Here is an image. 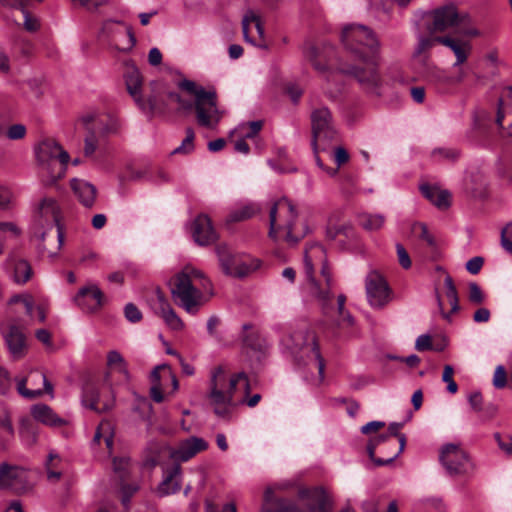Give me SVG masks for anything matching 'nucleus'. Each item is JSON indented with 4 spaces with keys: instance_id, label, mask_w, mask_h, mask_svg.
<instances>
[{
    "instance_id": "obj_13",
    "label": "nucleus",
    "mask_w": 512,
    "mask_h": 512,
    "mask_svg": "<svg viewBox=\"0 0 512 512\" xmlns=\"http://www.w3.org/2000/svg\"><path fill=\"white\" fill-rule=\"evenodd\" d=\"M440 462L450 476L467 475L474 470V465L466 452L455 444H446L442 447Z\"/></svg>"
},
{
    "instance_id": "obj_6",
    "label": "nucleus",
    "mask_w": 512,
    "mask_h": 512,
    "mask_svg": "<svg viewBox=\"0 0 512 512\" xmlns=\"http://www.w3.org/2000/svg\"><path fill=\"white\" fill-rule=\"evenodd\" d=\"M269 222V236L274 240L282 238L290 244H296L309 232L307 224L297 220L295 207L286 198L272 205Z\"/></svg>"
},
{
    "instance_id": "obj_54",
    "label": "nucleus",
    "mask_w": 512,
    "mask_h": 512,
    "mask_svg": "<svg viewBox=\"0 0 512 512\" xmlns=\"http://www.w3.org/2000/svg\"><path fill=\"white\" fill-rule=\"evenodd\" d=\"M6 135L10 140L22 139L26 135V127L22 124H14L8 128Z\"/></svg>"
},
{
    "instance_id": "obj_14",
    "label": "nucleus",
    "mask_w": 512,
    "mask_h": 512,
    "mask_svg": "<svg viewBox=\"0 0 512 512\" xmlns=\"http://www.w3.org/2000/svg\"><path fill=\"white\" fill-rule=\"evenodd\" d=\"M366 296L373 308H382L390 301V289L384 277L375 270L368 273L365 280Z\"/></svg>"
},
{
    "instance_id": "obj_22",
    "label": "nucleus",
    "mask_w": 512,
    "mask_h": 512,
    "mask_svg": "<svg viewBox=\"0 0 512 512\" xmlns=\"http://www.w3.org/2000/svg\"><path fill=\"white\" fill-rule=\"evenodd\" d=\"M153 309L155 314L161 317L171 330L182 331L185 328L183 320L178 316L162 293H157Z\"/></svg>"
},
{
    "instance_id": "obj_53",
    "label": "nucleus",
    "mask_w": 512,
    "mask_h": 512,
    "mask_svg": "<svg viewBox=\"0 0 512 512\" xmlns=\"http://www.w3.org/2000/svg\"><path fill=\"white\" fill-rule=\"evenodd\" d=\"M13 201V193L8 187L0 185V209H9Z\"/></svg>"
},
{
    "instance_id": "obj_3",
    "label": "nucleus",
    "mask_w": 512,
    "mask_h": 512,
    "mask_svg": "<svg viewBox=\"0 0 512 512\" xmlns=\"http://www.w3.org/2000/svg\"><path fill=\"white\" fill-rule=\"evenodd\" d=\"M171 294L176 304L187 313L195 315L213 296V285L204 273L185 266L170 280Z\"/></svg>"
},
{
    "instance_id": "obj_31",
    "label": "nucleus",
    "mask_w": 512,
    "mask_h": 512,
    "mask_svg": "<svg viewBox=\"0 0 512 512\" xmlns=\"http://www.w3.org/2000/svg\"><path fill=\"white\" fill-rule=\"evenodd\" d=\"M31 414L36 421L47 426L57 427L64 423V420L45 404L34 405Z\"/></svg>"
},
{
    "instance_id": "obj_63",
    "label": "nucleus",
    "mask_w": 512,
    "mask_h": 512,
    "mask_svg": "<svg viewBox=\"0 0 512 512\" xmlns=\"http://www.w3.org/2000/svg\"><path fill=\"white\" fill-rule=\"evenodd\" d=\"M469 404L472 409L479 412L482 410V395L479 392H473L468 397Z\"/></svg>"
},
{
    "instance_id": "obj_50",
    "label": "nucleus",
    "mask_w": 512,
    "mask_h": 512,
    "mask_svg": "<svg viewBox=\"0 0 512 512\" xmlns=\"http://www.w3.org/2000/svg\"><path fill=\"white\" fill-rule=\"evenodd\" d=\"M23 13L24 17V28L28 32H36L40 28V24L37 18L31 16V14L26 10L25 6L19 7Z\"/></svg>"
},
{
    "instance_id": "obj_57",
    "label": "nucleus",
    "mask_w": 512,
    "mask_h": 512,
    "mask_svg": "<svg viewBox=\"0 0 512 512\" xmlns=\"http://www.w3.org/2000/svg\"><path fill=\"white\" fill-rule=\"evenodd\" d=\"M483 264L484 259L480 256H475L467 261L465 267L470 274L476 275L480 272Z\"/></svg>"
},
{
    "instance_id": "obj_24",
    "label": "nucleus",
    "mask_w": 512,
    "mask_h": 512,
    "mask_svg": "<svg viewBox=\"0 0 512 512\" xmlns=\"http://www.w3.org/2000/svg\"><path fill=\"white\" fill-rule=\"evenodd\" d=\"M191 233L194 241L200 246L210 245L217 240V233L207 215H199L194 220Z\"/></svg>"
},
{
    "instance_id": "obj_16",
    "label": "nucleus",
    "mask_w": 512,
    "mask_h": 512,
    "mask_svg": "<svg viewBox=\"0 0 512 512\" xmlns=\"http://www.w3.org/2000/svg\"><path fill=\"white\" fill-rule=\"evenodd\" d=\"M82 404L98 413L110 410L114 405V396L110 387H105L103 391L93 383H86L82 391Z\"/></svg>"
},
{
    "instance_id": "obj_48",
    "label": "nucleus",
    "mask_w": 512,
    "mask_h": 512,
    "mask_svg": "<svg viewBox=\"0 0 512 512\" xmlns=\"http://www.w3.org/2000/svg\"><path fill=\"white\" fill-rule=\"evenodd\" d=\"M454 369L451 365H445L442 374V381L447 383V391L455 394L458 390L457 383L453 380Z\"/></svg>"
},
{
    "instance_id": "obj_58",
    "label": "nucleus",
    "mask_w": 512,
    "mask_h": 512,
    "mask_svg": "<svg viewBox=\"0 0 512 512\" xmlns=\"http://www.w3.org/2000/svg\"><path fill=\"white\" fill-rule=\"evenodd\" d=\"M95 134L96 132L90 131L89 135H87L85 138L84 153L86 156H91L96 151L97 138Z\"/></svg>"
},
{
    "instance_id": "obj_33",
    "label": "nucleus",
    "mask_w": 512,
    "mask_h": 512,
    "mask_svg": "<svg viewBox=\"0 0 512 512\" xmlns=\"http://www.w3.org/2000/svg\"><path fill=\"white\" fill-rule=\"evenodd\" d=\"M420 72L429 82L442 87H450V74L446 70L426 62Z\"/></svg>"
},
{
    "instance_id": "obj_39",
    "label": "nucleus",
    "mask_w": 512,
    "mask_h": 512,
    "mask_svg": "<svg viewBox=\"0 0 512 512\" xmlns=\"http://www.w3.org/2000/svg\"><path fill=\"white\" fill-rule=\"evenodd\" d=\"M259 211L258 205L255 203H245L242 204L239 208L233 210L229 216L228 221L237 222L249 219L253 215H255Z\"/></svg>"
},
{
    "instance_id": "obj_62",
    "label": "nucleus",
    "mask_w": 512,
    "mask_h": 512,
    "mask_svg": "<svg viewBox=\"0 0 512 512\" xmlns=\"http://www.w3.org/2000/svg\"><path fill=\"white\" fill-rule=\"evenodd\" d=\"M509 237H511V229H509L508 224L501 231V245L506 251L512 254V241Z\"/></svg>"
},
{
    "instance_id": "obj_19",
    "label": "nucleus",
    "mask_w": 512,
    "mask_h": 512,
    "mask_svg": "<svg viewBox=\"0 0 512 512\" xmlns=\"http://www.w3.org/2000/svg\"><path fill=\"white\" fill-rule=\"evenodd\" d=\"M74 302L82 310L94 312L102 307L104 295L97 285L89 284L78 291L74 297Z\"/></svg>"
},
{
    "instance_id": "obj_37",
    "label": "nucleus",
    "mask_w": 512,
    "mask_h": 512,
    "mask_svg": "<svg viewBox=\"0 0 512 512\" xmlns=\"http://www.w3.org/2000/svg\"><path fill=\"white\" fill-rule=\"evenodd\" d=\"M388 438H389L388 434H379V435H376L375 437L370 438L369 441H368L367 452H368L369 458L377 466H383V465H387V464H390V463L393 462V458H388V459L384 460V459L375 457V449H376V447L379 444L387 441Z\"/></svg>"
},
{
    "instance_id": "obj_45",
    "label": "nucleus",
    "mask_w": 512,
    "mask_h": 512,
    "mask_svg": "<svg viewBox=\"0 0 512 512\" xmlns=\"http://www.w3.org/2000/svg\"><path fill=\"white\" fill-rule=\"evenodd\" d=\"M304 56L313 65V67L317 71H319V72L326 71V65L321 64L318 61V58L324 57L323 52L320 51L316 46L310 45V46L306 47L304 50Z\"/></svg>"
},
{
    "instance_id": "obj_42",
    "label": "nucleus",
    "mask_w": 512,
    "mask_h": 512,
    "mask_svg": "<svg viewBox=\"0 0 512 512\" xmlns=\"http://www.w3.org/2000/svg\"><path fill=\"white\" fill-rule=\"evenodd\" d=\"M19 434L23 442L27 445H32L37 440V431L29 419L21 420Z\"/></svg>"
},
{
    "instance_id": "obj_25",
    "label": "nucleus",
    "mask_w": 512,
    "mask_h": 512,
    "mask_svg": "<svg viewBox=\"0 0 512 512\" xmlns=\"http://www.w3.org/2000/svg\"><path fill=\"white\" fill-rule=\"evenodd\" d=\"M2 333L12 357L21 358L26 350V337L23 331L16 324H10Z\"/></svg>"
},
{
    "instance_id": "obj_10",
    "label": "nucleus",
    "mask_w": 512,
    "mask_h": 512,
    "mask_svg": "<svg viewBox=\"0 0 512 512\" xmlns=\"http://www.w3.org/2000/svg\"><path fill=\"white\" fill-rule=\"evenodd\" d=\"M98 38L121 52L130 51L136 43L131 27L117 20L104 21L98 32Z\"/></svg>"
},
{
    "instance_id": "obj_12",
    "label": "nucleus",
    "mask_w": 512,
    "mask_h": 512,
    "mask_svg": "<svg viewBox=\"0 0 512 512\" xmlns=\"http://www.w3.org/2000/svg\"><path fill=\"white\" fill-rule=\"evenodd\" d=\"M195 111L197 123L208 129H215L222 118L214 91H199L198 99H195Z\"/></svg>"
},
{
    "instance_id": "obj_9",
    "label": "nucleus",
    "mask_w": 512,
    "mask_h": 512,
    "mask_svg": "<svg viewBox=\"0 0 512 512\" xmlns=\"http://www.w3.org/2000/svg\"><path fill=\"white\" fill-rule=\"evenodd\" d=\"M35 156L44 169H52L51 183L64 176L70 156L54 139L42 140L35 147Z\"/></svg>"
},
{
    "instance_id": "obj_41",
    "label": "nucleus",
    "mask_w": 512,
    "mask_h": 512,
    "mask_svg": "<svg viewBox=\"0 0 512 512\" xmlns=\"http://www.w3.org/2000/svg\"><path fill=\"white\" fill-rule=\"evenodd\" d=\"M262 127V121H251L240 124L235 129L234 133H236L238 137H241L243 139H252L260 132Z\"/></svg>"
},
{
    "instance_id": "obj_64",
    "label": "nucleus",
    "mask_w": 512,
    "mask_h": 512,
    "mask_svg": "<svg viewBox=\"0 0 512 512\" xmlns=\"http://www.w3.org/2000/svg\"><path fill=\"white\" fill-rule=\"evenodd\" d=\"M148 62L152 66H158V65L161 64V62H162V53H161V51L158 48L153 47V48H151L149 50Z\"/></svg>"
},
{
    "instance_id": "obj_44",
    "label": "nucleus",
    "mask_w": 512,
    "mask_h": 512,
    "mask_svg": "<svg viewBox=\"0 0 512 512\" xmlns=\"http://www.w3.org/2000/svg\"><path fill=\"white\" fill-rule=\"evenodd\" d=\"M61 462V458L57 453L51 452L48 455V459L46 461L45 467L47 472V478L51 482H56L60 479L62 473L57 471L59 464Z\"/></svg>"
},
{
    "instance_id": "obj_35",
    "label": "nucleus",
    "mask_w": 512,
    "mask_h": 512,
    "mask_svg": "<svg viewBox=\"0 0 512 512\" xmlns=\"http://www.w3.org/2000/svg\"><path fill=\"white\" fill-rule=\"evenodd\" d=\"M102 439L104 440L108 451L111 452L114 439V427L108 420L100 422L94 434L93 442L99 444Z\"/></svg>"
},
{
    "instance_id": "obj_15",
    "label": "nucleus",
    "mask_w": 512,
    "mask_h": 512,
    "mask_svg": "<svg viewBox=\"0 0 512 512\" xmlns=\"http://www.w3.org/2000/svg\"><path fill=\"white\" fill-rule=\"evenodd\" d=\"M216 254L226 275L242 278L257 268L256 265L248 264L242 257L234 255L226 245L217 246Z\"/></svg>"
},
{
    "instance_id": "obj_49",
    "label": "nucleus",
    "mask_w": 512,
    "mask_h": 512,
    "mask_svg": "<svg viewBox=\"0 0 512 512\" xmlns=\"http://www.w3.org/2000/svg\"><path fill=\"white\" fill-rule=\"evenodd\" d=\"M433 157L437 160L454 161L458 158V151L451 148H437L433 150Z\"/></svg>"
},
{
    "instance_id": "obj_20",
    "label": "nucleus",
    "mask_w": 512,
    "mask_h": 512,
    "mask_svg": "<svg viewBox=\"0 0 512 512\" xmlns=\"http://www.w3.org/2000/svg\"><path fill=\"white\" fill-rule=\"evenodd\" d=\"M125 83L129 94L134 98L139 107L143 110L148 109L149 111L156 110V103L154 100L149 99L148 105L142 101L141 98V87H142V76L140 71L134 66L131 65L127 68V71L124 75Z\"/></svg>"
},
{
    "instance_id": "obj_2",
    "label": "nucleus",
    "mask_w": 512,
    "mask_h": 512,
    "mask_svg": "<svg viewBox=\"0 0 512 512\" xmlns=\"http://www.w3.org/2000/svg\"><path fill=\"white\" fill-rule=\"evenodd\" d=\"M250 381L245 372L228 375L219 366L211 372L208 401L214 413L223 419H230L237 405L255 407L261 400L260 394L248 397Z\"/></svg>"
},
{
    "instance_id": "obj_56",
    "label": "nucleus",
    "mask_w": 512,
    "mask_h": 512,
    "mask_svg": "<svg viewBox=\"0 0 512 512\" xmlns=\"http://www.w3.org/2000/svg\"><path fill=\"white\" fill-rule=\"evenodd\" d=\"M507 382V374L502 365L496 367L493 377V384L496 388L505 387Z\"/></svg>"
},
{
    "instance_id": "obj_8",
    "label": "nucleus",
    "mask_w": 512,
    "mask_h": 512,
    "mask_svg": "<svg viewBox=\"0 0 512 512\" xmlns=\"http://www.w3.org/2000/svg\"><path fill=\"white\" fill-rule=\"evenodd\" d=\"M428 31L431 33L444 32L448 29L463 36H477L478 30L470 26V18L467 14L458 13L453 5H446L424 14Z\"/></svg>"
},
{
    "instance_id": "obj_36",
    "label": "nucleus",
    "mask_w": 512,
    "mask_h": 512,
    "mask_svg": "<svg viewBox=\"0 0 512 512\" xmlns=\"http://www.w3.org/2000/svg\"><path fill=\"white\" fill-rule=\"evenodd\" d=\"M107 365L111 370L110 372L118 373L123 380L129 379L127 363L118 351L113 350L108 353Z\"/></svg>"
},
{
    "instance_id": "obj_40",
    "label": "nucleus",
    "mask_w": 512,
    "mask_h": 512,
    "mask_svg": "<svg viewBox=\"0 0 512 512\" xmlns=\"http://www.w3.org/2000/svg\"><path fill=\"white\" fill-rule=\"evenodd\" d=\"M360 225L368 231H377L385 223V217L382 214L363 213L359 215Z\"/></svg>"
},
{
    "instance_id": "obj_43",
    "label": "nucleus",
    "mask_w": 512,
    "mask_h": 512,
    "mask_svg": "<svg viewBox=\"0 0 512 512\" xmlns=\"http://www.w3.org/2000/svg\"><path fill=\"white\" fill-rule=\"evenodd\" d=\"M432 34L433 33L430 32V35L427 36L422 34H419L417 36L418 42L414 51V57L421 56L422 54L426 53L431 48H433L436 43H439L440 37H434L432 36Z\"/></svg>"
},
{
    "instance_id": "obj_38",
    "label": "nucleus",
    "mask_w": 512,
    "mask_h": 512,
    "mask_svg": "<svg viewBox=\"0 0 512 512\" xmlns=\"http://www.w3.org/2000/svg\"><path fill=\"white\" fill-rule=\"evenodd\" d=\"M32 276V269L30 264L23 259H18L13 265V280L17 284L26 283Z\"/></svg>"
},
{
    "instance_id": "obj_59",
    "label": "nucleus",
    "mask_w": 512,
    "mask_h": 512,
    "mask_svg": "<svg viewBox=\"0 0 512 512\" xmlns=\"http://www.w3.org/2000/svg\"><path fill=\"white\" fill-rule=\"evenodd\" d=\"M178 86L180 89L185 90L188 93L194 95L195 99H198V94L200 90H205L203 87H198L195 82L187 79L180 81Z\"/></svg>"
},
{
    "instance_id": "obj_51",
    "label": "nucleus",
    "mask_w": 512,
    "mask_h": 512,
    "mask_svg": "<svg viewBox=\"0 0 512 512\" xmlns=\"http://www.w3.org/2000/svg\"><path fill=\"white\" fill-rule=\"evenodd\" d=\"M469 301L473 304H481L484 301V294L476 282L469 283Z\"/></svg>"
},
{
    "instance_id": "obj_26",
    "label": "nucleus",
    "mask_w": 512,
    "mask_h": 512,
    "mask_svg": "<svg viewBox=\"0 0 512 512\" xmlns=\"http://www.w3.org/2000/svg\"><path fill=\"white\" fill-rule=\"evenodd\" d=\"M444 285L446 288L445 296L450 303L451 311L450 312L445 311L443 300L437 291H436V300H437L438 310H439L441 316L443 317V319H445L448 322H451V320H452L451 315L453 313L458 312L460 309L458 292L454 285L453 279L450 275H447L445 277Z\"/></svg>"
},
{
    "instance_id": "obj_18",
    "label": "nucleus",
    "mask_w": 512,
    "mask_h": 512,
    "mask_svg": "<svg viewBox=\"0 0 512 512\" xmlns=\"http://www.w3.org/2000/svg\"><path fill=\"white\" fill-rule=\"evenodd\" d=\"M242 31L244 40L261 49H268L265 42V31L259 14L247 10L242 18Z\"/></svg>"
},
{
    "instance_id": "obj_23",
    "label": "nucleus",
    "mask_w": 512,
    "mask_h": 512,
    "mask_svg": "<svg viewBox=\"0 0 512 512\" xmlns=\"http://www.w3.org/2000/svg\"><path fill=\"white\" fill-rule=\"evenodd\" d=\"M27 381H30L33 385L42 383L44 386V391L48 394H52L53 392V386L52 384L47 380L44 373L41 371H31L28 375V379L22 378L17 381V391L18 393L27 398V399H35L43 394V390L37 388V389H27L26 384Z\"/></svg>"
},
{
    "instance_id": "obj_30",
    "label": "nucleus",
    "mask_w": 512,
    "mask_h": 512,
    "mask_svg": "<svg viewBox=\"0 0 512 512\" xmlns=\"http://www.w3.org/2000/svg\"><path fill=\"white\" fill-rule=\"evenodd\" d=\"M25 476V471L7 463L0 465V489L14 488Z\"/></svg>"
},
{
    "instance_id": "obj_27",
    "label": "nucleus",
    "mask_w": 512,
    "mask_h": 512,
    "mask_svg": "<svg viewBox=\"0 0 512 512\" xmlns=\"http://www.w3.org/2000/svg\"><path fill=\"white\" fill-rule=\"evenodd\" d=\"M439 43L448 47L455 55L456 61L453 68H457L464 64L472 52V45L467 40H461L451 36L440 37Z\"/></svg>"
},
{
    "instance_id": "obj_60",
    "label": "nucleus",
    "mask_w": 512,
    "mask_h": 512,
    "mask_svg": "<svg viewBox=\"0 0 512 512\" xmlns=\"http://www.w3.org/2000/svg\"><path fill=\"white\" fill-rule=\"evenodd\" d=\"M415 348L418 351H427L432 349L431 336L428 334L420 335L415 342Z\"/></svg>"
},
{
    "instance_id": "obj_11",
    "label": "nucleus",
    "mask_w": 512,
    "mask_h": 512,
    "mask_svg": "<svg viewBox=\"0 0 512 512\" xmlns=\"http://www.w3.org/2000/svg\"><path fill=\"white\" fill-rule=\"evenodd\" d=\"M312 147L317 153L326 150L337 137V130L330 111L326 107L315 109L311 114Z\"/></svg>"
},
{
    "instance_id": "obj_4",
    "label": "nucleus",
    "mask_w": 512,
    "mask_h": 512,
    "mask_svg": "<svg viewBox=\"0 0 512 512\" xmlns=\"http://www.w3.org/2000/svg\"><path fill=\"white\" fill-rule=\"evenodd\" d=\"M289 487L288 483L268 486L264 492L262 512H332L334 500L323 487L302 488L298 491L299 504L274 497L276 490Z\"/></svg>"
},
{
    "instance_id": "obj_46",
    "label": "nucleus",
    "mask_w": 512,
    "mask_h": 512,
    "mask_svg": "<svg viewBox=\"0 0 512 512\" xmlns=\"http://www.w3.org/2000/svg\"><path fill=\"white\" fill-rule=\"evenodd\" d=\"M98 122L99 124L96 132H99L101 134L116 133L120 128L119 121L116 118L110 116L100 117V120H98Z\"/></svg>"
},
{
    "instance_id": "obj_55",
    "label": "nucleus",
    "mask_w": 512,
    "mask_h": 512,
    "mask_svg": "<svg viewBox=\"0 0 512 512\" xmlns=\"http://www.w3.org/2000/svg\"><path fill=\"white\" fill-rule=\"evenodd\" d=\"M396 252H397L399 264L404 269H409L411 267L412 263H411L408 252L406 251V249L404 248V246L402 244H399V243L396 244Z\"/></svg>"
},
{
    "instance_id": "obj_61",
    "label": "nucleus",
    "mask_w": 512,
    "mask_h": 512,
    "mask_svg": "<svg viewBox=\"0 0 512 512\" xmlns=\"http://www.w3.org/2000/svg\"><path fill=\"white\" fill-rule=\"evenodd\" d=\"M98 120H100V117L95 114V113H87L85 115H83L81 118H80V121L88 128H89V125L92 124V128H91V131H94L96 132L97 130V127H98Z\"/></svg>"
},
{
    "instance_id": "obj_28",
    "label": "nucleus",
    "mask_w": 512,
    "mask_h": 512,
    "mask_svg": "<svg viewBox=\"0 0 512 512\" xmlns=\"http://www.w3.org/2000/svg\"><path fill=\"white\" fill-rule=\"evenodd\" d=\"M71 189L79 202L87 208H91L96 200V187L83 179L74 178L70 182Z\"/></svg>"
},
{
    "instance_id": "obj_21",
    "label": "nucleus",
    "mask_w": 512,
    "mask_h": 512,
    "mask_svg": "<svg viewBox=\"0 0 512 512\" xmlns=\"http://www.w3.org/2000/svg\"><path fill=\"white\" fill-rule=\"evenodd\" d=\"M207 448V441L193 436L181 441L178 447L170 452V457L177 462H186Z\"/></svg>"
},
{
    "instance_id": "obj_32",
    "label": "nucleus",
    "mask_w": 512,
    "mask_h": 512,
    "mask_svg": "<svg viewBox=\"0 0 512 512\" xmlns=\"http://www.w3.org/2000/svg\"><path fill=\"white\" fill-rule=\"evenodd\" d=\"M507 116L511 117V121L507 127V134L512 137V86L505 90L499 102L496 117V123L499 127L503 126V120Z\"/></svg>"
},
{
    "instance_id": "obj_29",
    "label": "nucleus",
    "mask_w": 512,
    "mask_h": 512,
    "mask_svg": "<svg viewBox=\"0 0 512 512\" xmlns=\"http://www.w3.org/2000/svg\"><path fill=\"white\" fill-rule=\"evenodd\" d=\"M180 477L181 468L179 464L167 469L162 482L158 485V495L164 497L178 492L181 488Z\"/></svg>"
},
{
    "instance_id": "obj_1",
    "label": "nucleus",
    "mask_w": 512,
    "mask_h": 512,
    "mask_svg": "<svg viewBox=\"0 0 512 512\" xmlns=\"http://www.w3.org/2000/svg\"><path fill=\"white\" fill-rule=\"evenodd\" d=\"M341 40L347 50L360 60L357 66L341 68V71L356 78L368 92L379 93L382 78L378 71L380 43L374 32L358 24L346 25Z\"/></svg>"
},
{
    "instance_id": "obj_5",
    "label": "nucleus",
    "mask_w": 512,
    "mask_h": 512,
    "mask_svg": "<svg viewBox=\"0 0 512 512\" xmlns=\"http://www.w3.org/2000/svg\"><path fill=\"white\" fill-rule=\"evenodd\" d=\"M304 271L309 294L326 307L332 299V273L322 245L313 243L305 249Z\"/></svg>"
},
{
    "instance_id": "obj_52",
    "label": "nucleus",
    "mask_w": 512,
    "mask_h": 512,
    "mask_svg": "<svg viewBox=\"0 0 512 512\" xmlns=\"http://www.w3.org/2000/svg\"><path fill=\"white\" fill-rule=\"evenodd\" d=\"M125 317L132 323H137L142 319L141 311L133 304L128 303L124 308Z\"/></svg>"
},
{
    "instance_id": "obj_34",
    "label": "nucleus",
    "mask_w": 512,
    "mask_h": 512,
    "mask_svg": "<svg viewBox=\"0 0 512 512\" xmlns=\"http://www.w3.org/2000/svg\"><path fill=\"white\" fill-rule=\"evenodd\" d=\"M423 195L440 209H446L450 206L451 195L446 190H438L427 185L421 187Z\"/></svg>"
},
{
    "instance_id": "obj_47",
    "label": "nucleus",
    "mask_w": 512,
    "mask_h": 512,
    "mask_svg": "<svg viewBox=\"0 0 512 512\" xmlns=\"http://www.w3.org/2000/svg\"><path fill=\"white\" fill-rule=\"evenodd\" d=\"M195 134L193 129H186V137L183 139L180 146L172 151V154H189L194 150Z\"/></svg>"
},
{
    "instance_id": "obj_7",
    "label": "nucleus",
    "mask_w": 512,
    "mask_h": 512,
    "mask_svg": "<svg viewBox=\"0 0 512 512\" xmlns=\"http://www.w3.org/2000/svg\"><path fill=\"white\" fill-rule=\"evenodd\" d=\"M299 365L318 371V384L324 380L325 363L321 356L314 332L307 328L293 331L282 340Z\"/></svg>"
},
{
    "instance_id": "obj_17",
    "label": "nucleus",
    "mask_w": 512,
    "mask_h": 512,
    "mask_svg": "<svg viewBox=\"0 0 512 512\" xmlns=\"http://www.w3.org/2000/svg\"><path fill=\"white\" fill-rule=\"evenodd\" d=\"M60 221V208L55 199L45 197L39 203L36 212V223L39 227L45 229H52L57 226V237L59 246L63 243V233L59 226Z\"/></svg>"
}]
</instances>
